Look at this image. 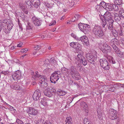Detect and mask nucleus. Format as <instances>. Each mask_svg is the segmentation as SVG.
I'll use <instances>...</instances> for the list:
<instances>
[{"label": "nucleus", "mask_w": 124, "mask_h": 124, "mask_svg": "<svg viewBox=\"0 0 124 124\" xmlns=\"http://www.w3.org/2000/svg\"><path fill=\"white\" fill-rule=\"evenodd\" d=\"M82 61V63L83 65L84 66H85L86 65H87V62L86 60H85V59H84V58L83 59H82L81 60V62Z\"/></svg>", "instance_id": "603ef678"}, {"label": "nucleus", "mask_w": 124, "mask_h": 124, "mask_svg": "<svg viewBox=\"0 0 124 124\" xmlns=\"http://www.w3.org/2000/svg\"><path fill=\"white\" fill-rule=\"evenodd\" d=\"M1 73L5 75H6L8 74L9 73V72L8 71H3L1 72Z\"/></svg>", "instance_id": "6e6d98bb"}, {"label": "nucleus", "mask_w": 124, "mask_h": 124, "mask_svg": "<svg viewBox=\"0 0 124 124\" xmlns=\"http://www.w3.org/2000/svg\"><path fill=\"white\" fill-rule=\"evenodd\" d=\"M3 23H4L5 25H6V23H8V20L7 19H5L3 20Z\"/></svg>", "instance_id": "69168bd1"}, {"label": "nucleus", "mask_w": 124, "mask_h": 124, "mask_svg": "<svg viewBox=\"0 0 124 124\" xmlns=\"http://www.w3.org/2000/svg\"><path fill=\"white\" fill-rule=\"evenodd\" d=\"M23 11L25 14L27 15L28 13V12L26 9H25L23 10Z\"/></svg>", "instance_id": "774afa93"}, {"label": "nucleus", "mask_w": 124, "mask_h": 124, "mask_svg": "<svg viewBox=\"0 0 124 124\" xmlns=\"http://www.w3.org/2000/svg\"><path fill=\"white\" fill-rule=\"evenodd\" d=\"M50 63V62L49 60L46 59L45 61L40 62V63H39L40 64V65H42L46 67L48 66V65Z\"/></svg>", "instance_id": "5701e85b"}, {"label": "nucleus", "mask_w": 124, "mask_h": 124, "mask_svg": "<svg viewBox=\"0 0 124 124\" xmlns=\"http://www.w3.org/2000/svg\"><path fill=\"white\" fill-rule=\"evenodd\" d=\"M116 51L117 52H116V53L117 55L120 57H122V52L121 51L119 50H118V51Z\"/></svg>", "instance_id": "de8ad7c7"}, {"label": "nucleus", "mask_w": 124, "mask_h": 124, "mask_svg": "<svg viewBox=\"0 0 124 124\" xmlns=\"http://www.w3.org/2000/svg\"><path fill=\"white\" fill-rule=\"evenodd\" d=\"M70 45L71 47L77 50L79 49V48L81 46L80 44L75 42H71L70 43Z\"/></svg>", "instance_id": "6ab92c4d"}, {"label": "nucleus", "mask_w": 124, "mask_h": 124, "mask_svg": "<svg viewBox=\"0 0 124 124\" xmlns=\"http://www.w3.org/2000/svg\"><path fill=\"white\" fill-rule=\"evenodd\" d=\"M112 46L113 49H114V52H115L116 53L117 52V51H118V50H119L115 45H112Z\"/></svg>", "instance_id": "3c124183"}, {"label": "nucleus", "mask_w": 124, "mask_h": 124, "mask_svg": "<svg viewBox=\"0 0 124 124\" xmlns=\"http://www.w3.org/2000/svg\"><path fill=\"white\" fill-rule=\"evenodd\" d=\"M107 3H106L105 2L103 1L101 2L99 4V5L102 7L103 8H104L105 9V7L106 5V4Z\"/></svg>", "instance_id": "864d4df0"}, {"label": "nucleus", "mask_w": 124, "mask_h": 124, "mask_svg": "<svg viewBox=\"0 0 124 124\" xmlns=\"http://www.w3.org/2000/svg\"><path fill=\"white\" fill-rule=\"evenodd\" d=\"M97 113L99 118L100 119L101 118L102 119L101 117L102 116V115L101 113V112H99L97 111Z\"/></svg>", "instance_id": "bf43d9fd"}, {"label": "nucleus", "mask_w": 124, "mask_h": 124, "mask_svg": "<svg viewBox=\"0 0 124 124\" xmlns=\"http://www.w3.org/2000/svg\"><path fill=\"white\" fill-rule=\"evenodd\" d=\"M119 14L120 17L124 18V11L123 10L120 11L119 12Z\"/></svg>", "instance_id": "a18cd8bd"}, {"label": "nucleus", "mask_w": 124, "mask_h": 124, "mask_svg": "<svg viewBox=\"0 0 124 124\" xmlns=\"http://www.w3.org/2000/svg\"><path fill=\"white\" fill-rule=\"evenodd\" d=\"M45 122L44 120L42 119H39V123H40V124H44V122Z\"/></svg>", "instance_id": "052dcab7"}, {"label": "nucleus", "mask_w": 124, "mask_h": 124, "mask_svg": "<svg viewBox=\"0 0 124 124\" xmlns=\"http://www.w3.org/2000/svg\"><path fill=\"white\" fill-rule=\"evenodd\" d=\"M39 82L41 84V87L43 88H46L48 85L47 83L45 82V78L44 76H42L39 79Z\"/></svg>", "instance_id": "f8f14e48"}, {"label": "nucleus", "mask_w": 124, "mask_h": 124, "mask_svg": "<svg viewBox=\"0 0 124 124\" xmlns=\"http://www.w3.org/2000/svg\"><path fill=\"white\" fill-rule=\"evenodd\" d=\"M20 8L23 11L25 9V7L22 4H20L19 5Z\"/></svg>", "instance_id": "13d9d810"}, {"label": "nucleus", "mask_w": 124, "mask_h": 124, "mask_svg": "<svg viewBox=\"0 0 124 124\" xmlns=\"http://www.w3.org/2000/svg\"><path fill=\"white\" fill-rule=\"evenodd\" d=\"M105 7V9L108 11L113 10V4L108 3H106Z\"/></svg>", "instance_id": "412c9836"}, {"label": "nucleus", "mask_w": 124, "mask_h": 124, "mask_svg": "<svg viewBox=\"0 0 124 124\" xmlns=\"http://www.w3.org/2000/svg\"><path fill=\"white\" fill-rule=\"evenodd\" d=\"M29 115L35 116L39 113L38 110L34 108L30 107L28 112Z\"/></svg>", "instance_id": "4468645a"}, {"label": "nucleus", "mask_w": 124, "mask_h": 124, "mask_svg": "<svg viewBox=\"0 0 124 124\" xmlns=\"http://www.w3.org/2000/svg\"><path fill=\"white\" fill-rule=\"evenodd\" d=\"M65 122L66 124H72L73 123L71 118L70 116L66 118Z\"/></svg>", "instance_id": "c756f323"}, {"label": "nucleus", "mask_w": 124, "mask_h": 124, "mask_svg": "<svg viewBox=\"0 0 124 124\" xmlns=\"http://www.w3.org/2000/svg\"><path fill=\"white\" fill-rule=\"evenodd\" d=\"M78 26L79 29H80V30H81L82 31H84V27H85L86 26V28H88L86 26V25H85V24H82L80 23H79L78 24Z\"/></svg>", "instance_id": "c85d7f7f"}, {"label": "nucleus", "mask_w": 124, "mask_h": 124, "mask_svg": "<svg viewBox=\"0 0 124 124\" xmlns=\"http://www.w3.org/2000/svg\"><path fill=\"white\" fill-rule=\"evenodd\" d=\"M26 118H25V120H23V121H21L19 119H17L16 120V122L18 124H24V122H26Z\"/></svg>", "instance_id": "ea45409f"}, {"label": "nucleus", "mask_w": 124, "mask_h": 124, "mask_svg": "<svg viewBox=\"0 0 124 124\" xmlns=\"http://www.w3.org/2000/svg\"><path fill=\"white\" fill-rule=\"evenodd\" d=\"M114 2L116 4L120 5L122 4V0H115Z\"/></svg>", "instance_id": "a19ab883"}, {"label": "nucleus", "mask_w": 124, "mask_h": 124, "mask_svg": "<svg viewBox=\"0 0 124 124\" xmlns=\"http://www.w3.org/2000/svg\"><path fill=\"white\" fill-rule=\"evenodd\" d=\"M66 93L65 92L61 90H59L57 92V94L60 96L65 95Z\"/></svg>", "instance_id": "473e14b6"}, {"label": "nucleus", "mask_w": 124, "mask_h": 124, "mask_svg": "<svg viewBox=\"0 0 124 124\" xmlns=\"http://www.w3.org/2000/svg\"><path fill=\"white\" fill-rule=\"evenodd\" d=\"M31 4L35 7L38 8L40 5V1L39 0H31Z\"/></svg>", "instance_id": "a211bd4d"}, {"label": "nucleus", "mask_w": 124, "mask_h": 124, "mask_svg": "<svg viewBox=\"0 0 124 124\" xmlns=\"http://www.w3.org/2000/svg\"><path fill=\"white\" fill-rule=\"evenodd\" d=\"M113 16L116 22H118L121 19V18L119 15L116 13L113 14Z\"/></svg>", "instance_id": "b1692460"}, {"label": "nucleus", "mask_w": 124, "mask_h": 124, "mask_svg": "<svg viewBox=\"0 0 124 124\" xmlns=\"http://www.w3.org/2000/svg\"><path fill=\"white\" fill-rule=\"evenodd\" d=\"M113 35L115 37H116L118 36V33L115 29H114L111 30Z\"/></svg>", "instance_id": "e433bc0d"}, {"label": "nucleus", "mask_w": 124, "mask_h": 124, "mask_svg": "<svg viewBox=\"0 0 124 124\" xmlns=\"http://www.w3.org/2000/svg\"><path fill=\"white\" fill-rule=\"evenodd\" d=\"M69 70L73 78L77 80L80 78V76L75 66H71Z\"/></svg>", "instance_id": "7ed1b4c3"}, {"label": "nucleus", "mask_w": 124, "mask_h": 124, "mask_svg": "<svg viewBox=\"0 0 124 124\" xmlns=\"http://www.w3.org/2000/svg\"><path fill=\"white\" fill-rule=\"evenodd\" d=\"M74 4L73 0H69V2L67 3V5L70 7H72Z\"/></svg>", "instance_id": "f704fd0d"}, {"label": "nucleus", "mask_w": 124, "mask_h": 124, "mask_svg": "<svg viewBox=\"0 0 124 124\" xmlns=\"http://www.w3.org/2000/svg\"><path fill=\"white\" fill-rule=\"evenodd\" d=\"M112 9L113 10H114L116 11H117L118 10L119 8L118 6L117 5L115 4H113Z\"/></svg>", "instance_id": "8fccbe9b"}, {"label": "nucleus", "mask_w": 124, "mask_h": 124, "mask_svg": "<svg viewBox=\"0 0 124 124\" xmlns=\"http://www.w3.org/2000/svg\"><path fill=\"white\" fill-rule=\"evenodd\" d=\"M71 36L72 37H73L75 39L78 41L79 38H78V37H77L76 35L74 33H72L71 34Z\"/></svg>", "instance_id": "09e8293b"}, {"label": "nucleus", "mask_w": 124, "mask_h": 124, "mask_svg": "<svg viewBox=\"0 0 124 124\" xmlns=\"http://www.w3.org/2000/svg\"><path fill=\"white\" fill-rule=\"evenodd\" d=\"M112 16L111 13L108 11H107L104 14L103 18H101L102 22L101 23L102 26L103 28H107V22H113V20L112 19Z\"/></svg>", "instance_id": "f257e3e1"}, {"label": "nucleus", "mask_w": 124, "mask_h": 124, "mask_svg": "<svg viewBox=\"0 0 124 124\" xmlns=\"http://www.w3.org/2000/svg\"><path fill=\"white\" fill-rule=\"evenodd\" d=\"M103 8L99 5H97L96 6V9L98 12H100L103 9Z\"/></svg>", "instance_id": "58836bf2"}, {"label": "nucleus", "mask_w": 124, "mask_h": 124, "mask_svg": "<svg viewBox=\"0 0 124 124\" xmlns=\"http://www.w3.org/2000/svg\"><path fill=\"white\" fill-rule=\"evenodd\" d=\"M85 25L88 28H86L85 27H84V31H82L84 32L85 34H86L88 33L89 32V28L90 27V26L87 24H85Z\"/></svg>", "instance_id": "7c9ffc66"}, {"label": "nucleus", "mask_w": 124, "mask_h": 124, "mask_svg": "<svg viewBox=\"0 0 124 124\" xmlns=\"http://www.w3.org/2000/svg\"><path fill=\"white\" fill-rule=\"evenodd\" d=\"M31 20L33 23L37 26H40L42 23V21L40 18H38L35 16L32 17Z\"/></svg>", "instance_id": "9b49d317"}, {"label": "nucleus", "mask_w": 124, "mask_h": 124, "mask_svg": "<svg viewBox=\"0 0 124 124\" xmlns=\"http://www.w3.org/2000/svg\"><path fill=\"white\" fill-rule=\"evenodd\" d=\"M86 57L88 61L91 63L93 64L94 60H96L97 58L96 54H95L94 56H93L91 54H87L86 55Z\"/></svg>", "instance_id": "6e6552de"}, {"label": "nucleus", "mask_w": 124, "mask_h": 124, "mask_svg": "<svg viewBox=\"0 0 124 124\" xmlns=\"http://www.w3.org/2000/svg\"><path fill=\"white\" fill-rule=\"evenodd\" d=\"M60 73L58 71H55L51 75L50 78L51 82L55 84L59 79Z\"/></svg>", "instance_id": "20e7f679"}, {"label": "nucleus", "mask_w": 124, "mask_h": 124, "mask_svg": "<svg viewBox=\"0 0 124 124\" xmlns=\"http://www.w3.org/2000/svg\"><path fill=\"white\" fill-rule=\"evenodd\" d=\"M32 27L31 24L27 22L26 25V29L30 30L32 29Z\"/></svg>", "instance_id": "79ce46f5"}, {"label": "nucleus", "mask_w": 124, "mask_h": 124, "mask_svg": "<svg viewBox=\"0 0 124 124\" xmlns=\"http://www.w3.org/2000/svg\"><path fill=\"white\" fill-rule=\"evenodd\" d=\"M44 124H52L51 122L46 121L44 122Z\"/></svg>", "instance_id": "338daca9"}, {"label": "nucleus", "mask_w": 124, "mask_h": 124, "mask_svg": "<svg viewBox=\"0 0 124 124\" xmlns=\"http://www.w3.org/2000/svg\"><path fill=\"white\" fill-rule=\"evenodd\" d=\"M84 124H89L90 122L88 119L85 118L84 119Z\"/></svg>", "instance_id": "5fc2aeb1"}, {"label": "nucleus", "mask_w": 124, "mask_h": 124, "mask_svg": "<svg viewBox=\"0 0 124 124\" xmlns=\"http://www.w3.org/2000/svg\"><path fill=\"white\" fill-rule=\"evenodd\" d=\"M100 46L101 50L104 53H108L110 51V48L107 44L104 43L103 44H101Z\"/></svg>", "instance_id": "1a4fd4ad"}, {"label": "nucleus", "mask_w": 124, "mask_h": 124, "mask_svg": "<svg viewBox=\"0 0 124 124\" xmlns=\"http://www.w3.org/2000/svg\"><path fill=\"white\" fill-rule=\"evenodd\" d=\"M21 73L19 70L16 71L12 75L13 79L15 80L19 79L22 76Z\"/></svg>", "instance_id": "ddd939ff"}, {"label": "nucleus", "mask_w": 124, "mask_h": 124, "mask_svg": "<svg viewBox=\"0 0 124 124\" xmlns=\"http://www.w3.org/2000/svg\"><path fill=\"white\" fill-rule=\"evenodd\" d=\"M119 39L120 43L124 46V37H119Z\"/></svg>", "instance_id": "c9c22d12"}, {"label": "nucleus", "mask_w": 124, "mask_h": 124, "mask_svg": "<svg viewBox=\"0 0 124 124\" xmlns=\"http://www.w3.org/2000/svg\"><path fill=\"white\" fill-rule=\"evenodd\" d=\"M106 57L110 62L113 64L115 63L114 59L112 56L108 55Z\"/></svg>", "instance_id": "cd10ccee"}, {"label": "nucleus", "mask_w": 124, "mask_h": 124, "mask_svg": "<svg viewBox=\"0 0 124 124\" xmlns=\"http://www.w3.org/2000/svg\"><path fill=\"white\" fill-rule=\"evenodd\" d=\"M24 4L25 6L27 8H31V6H32L31 1L29 0H26L25 1Z\"/></svg>", "instance_id": "bb28decb"}, {"label": "nucleus", "mask_w": 124, "mask_h": 124, "mask_svg": "<svg viewBox=\"0 0 124 124\" xmlns=\"http://www.w3.org/2000/svg\"><path fill=\"white\" fill-rule=\"evenodd\" d=\"M35 50H39L40 48V46H37L34 47Z\"/></svg>", "instance_id": "e2e57ef3"}, {"label": "nucleus", "mask_w": 124, "mask_h": 124, "mask_svg": "<svg viewBox=\"0 0 124 124\" xmlns=\"http://www.w3.org/2000/svg\"><path fill=\"white\" fill-rule=\"evenodd\" d=\"M56 90L53 88L50 87L47 88L45 91L44 94L47 96L50 97L53 96V93L55 94L56 93Z\"/></svg>", "instance_id": "39448f33"}, {"label": "nucleus", "mask_w": 124, "mask_h": 124, "mask_svg": "<svg viewBox=\"0 0 124 124\" xmlns=\"http://www.w3.org/2000/svg\"><path fill=\"white\" fill-rule=\"evenodd\" d=\"M117 112V111L113 109H110L108 113V116L109 118L112 120L116 119Z\"/></svg>", "instance_id": "0eeeda50"}, {"label": "nucleus", "mask_w": 124, "mask_h": 124, "mask_svg": "<svg viewBox=\"0 0 124 124\" xmlns=\"http://www.w3.org/2000/svg\"><path fill=\"white\" fill-rule=\"evenodd\" d=\"M35 77L36 78V77H37L39 78V80L41 78V77H42V76H43L39 75L38 72L37 71H36L35 72Z\"/></svg>", "instance_id": "49530a36"}, {"label": "nucleus", "mask_w": 124, "mask_h": 124, "mask_svg": "<svg viewBox=\"0 0 124 124\" xmlns=\"http://www.w3.org/2000/svg\"><path fill=\"white\" fill-rule=\"evenodd\" d=\"M78 41H83L85 44L88 46L89 45V42L88 38L86 36L84 35L79 38Z\"/></svg>", "instance_id": "dca6fc26"}, {"label": "nucleus", "mask_w": 124, "mask_h": 124, "mask_svg": "<svg viewBox=\"0 0 124 124\" xmlns=\"http://www.w3.org/2000/svg\"><path fill=\"white\" fill-rule=\"evenodd\" d=\"M118 41V40L116 38L113 39L110 41L111 45V46H112V45H115L116 44H117Z\"/></svg>", "instance_id": "2f4dec72"}, {"label": "nucleus", "mask_w": 124, "mask_h": 124, "mask_svg": "<svg viewBox=\"0 0 124 124\" xmlns=\"http://www.w3.org/2000/svg\"><path fill=\"white\" fill-rule=\"evenodd\" d=\"M75 58H76V59H78V60L80 61H81V60L84 58V57L80 54H78L77 55V57Z\"/></svg>", "instance_id": "c03bdc74"}, {"label": "nucleus", "mask_w": 124, "mask_h": 124, "mask_svg": "<svg viewBox=\"0 0 124 124\" xmlns=\"http://www.w3.org/2000/svg\"><path fill=\"white\" fill-rule=\"evenodd\" d=\"M80 17V16L79 15H76L74 17H73V18H75V20H77L79 19V18Z\"/></svg>", "instance_id": "0e129e2a"}, {"label": "nucleus", "mask_w": 124, "mask_h": 124, "mask_svg": "<svg viewBox=\"0 0 124 124\" xmlns=\"http://www.w3.org/2000/svg\"><path fill=\"white\" fill-rule=\"evenodd\" d=\"M81 106L85 110V112L88 113V106L86 103L82 101L80 103Z\"/></svg>", "instance_id": "4be33fe9"}, {"label": "nucleus", "mask_w": 124, "mask_h": 124, "mask_svg": "<svg viewBox=\"0 0 124 124\" xmlns=\"http://www.w3.org/2000/svg\"><path fill=\"white\" fill-rule=\"evenodd\" d=\"M50 102H51V103H52V101L49 100L46 98H44L42 99L40 103L44 106H46L49 105V103Z\"/></svg>", "instance_id": "f3484780"}, {"label": "nucleus", "mask_w": 124, "mask_h": 124, "mask_svg": "<svg viewBox=\"0 0 124 124\" xmlns=\"http://www.w3.org/2000/svg\"><path fill=\"white\" fill-rule=\"evenodd\" d=\"M11 87L14 89L18 90H21V88L19 85L18 84L16 83H14L13 84L10 85Z\"/></svg>", "instance_id": "aec40b11"}, {"label": "nucleus", "mask_w": 124, "mask_h": 124, "mask_svg": "<svg viewBox=\"0 0 124 124\" xmlns=\"http://www.w3.org/2000/svg\"><path fill=\"white\" fill-rule=\"evenodd\" d=\"M93 34L98 38H101L104 35V33L101 27L99 25H95L93 29Z\"/></svg>", "instance_id": "f03ea898"}, {"label": "nucleus", "mask_w": 124, "mask_h": 124, "mask_svg": "<svg viewBox=\"0 0 124 124\" xmlns=\"http://www.w3.org/2000/svg\"><path fill=\"white\" fill-rule=\"evenodd\" d=\"M15 15L16 17L17 18L19 16L20 17L22 15H24V13L20 11V12H18L17 13L15 12Z\"/></svg>", "instance_id": "4c0bfd02"}, {"label": "nucleus", "mask_w": 124, "mask_h": 124, "mask_svg": "<svg viewBox=\"0 0 124 124\" xmlns=\"http://www.w3.org/2000/svg\"><path fill=\"white\" fill-rule=\"evenodd\" d=\"M2 29L5 33H8L10 32V29L6 25H5L4 23H2L1 21L0 20V32Z\"/></svg>", "instance_id": "9d476101"}, {"label": "nucleus", "mask_w": 124, "mask_h": 124, "mask_svg": "<svg viewBox=\"0 0 124 124\" xmlns=\"http://www.w3.org/2000/svg\"><path fill=\"white\" fill-rule=\"evenodd\" d=\"M74 63L78 67H80L81 65V61L78 59H76V58H75Z\"/></svg>", "instance_id": "393cba45"}, {"label": "nucleus", "mask_w": 124, "mask_h": 124, "mask_svg": "<svg viewBox=\"0 0 124 124\" xmlns=\"http://www.w3.org/2000/svg\"><path fill=\"white\" fill-rule=\"evenodd\" d=\"M113 22H108V23L107 24V28H105V29H108L109 30L111 31L114 28H113Z\"/></svg>", "instance_id": "a878e982"}, {"label": "nucleus", "mask_w": 124, "mask_h": 124, "mask_svg": "<svg viewBox=\"0 0 124 124\" xmlns=\"http://www.w3.org/2000/svg\"><path fill=\"white\" fill-rule=\"evenodd\" d=\"M100 62L101 67L104 70H108L109 69V65L107 60L105 59H101Z\"/></svg>", "instance_id": "423d86ee"}, {"label": "nucleus", "mask_w": 124, "mask_h": 124, "mask_svg": "<svg viewBox=\"0 0 124 124\" xmlns=\"http://www.w3.org/2000/svg\"><path fill=\"white\" fill-rule=\"evenodd\" d=\"M7 24H8L7 26L9 29H11L13 26V24L12 22L11 21H8V23Z\"/></svg>", "instance_id": "37998d69"}, {"label": "nucleus", "mask_w": 124, "mask_h": 124, "mask_svg": "<svg viewBox=\"0 0 124 124\" xmlns=\"http://www.w3.org/2000/svg\"><path fill=\"white\" fill-rule=\"evenodd\" d=\"M61 70L63 74H66V76L67 77V75L66 73H68L67 72L68 69L65 67H63L62 68Z\"/></svg>", "instance_id": "72a5a7b5"}, {"label": "nucleus", "mask_w": 124, "mask_h": 124, "mask_svg": "<svg viewBox=\"0 0 124 124\" xmlns=\"http://www.w3.org/2000/svg\"><path fill=\"white\" fill-rule=\"evenodd\" d=\"M40 95L41 93L40 91L39 90H37L34 92L32 96V98L34 100H37L39 99Z\"/></svg>", "instance_id": "2eb2a0df"}, {"label": "nucleus", "mask_w": 124, "mask_h": 124, "mask_svg": "<svg viewBox=\"0 0 124 124\" xmlns=\"http://www.w3.org/2000/svg\"><path fill=\"white\" fill-rule=\"evenodd\" d=\"M118 33L119 36H122L123 35V32L120 29L118 31Z\"/></svg>", "instance_id": "4d7b16f0"}, {"label": "nucleus", "mask_w": 124, "mask_h": 124, "mask_svg": "<svg viewBox=\"0 0 124 124\" xmlns=\"http://www.w3.org/2000/svg\"><path fill=\"white\" fill-rule=\"evenodd\" d=\"M28 51V50L26 48L22 49L21 50V52L22 53H25Z\"/></svg>", "instance_id": "680f3d73"}]
</instances>
